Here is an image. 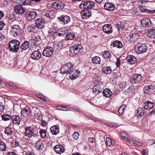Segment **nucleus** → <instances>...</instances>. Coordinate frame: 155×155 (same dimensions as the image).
<instances>
[{
	"label": "nucleus",
	"mask_w": 155,
	"mask_h": 155,
	"mask_svg": "<svg viewBox=\"0 0 155 155\" xmlns=\"http://www.w3.org/2000/svg\"><path fill=\"white\" fill-rule=\"evenodd\" d=\"M20 42L16 39L11 40L8 44V48L9 51L13 53H17L19 50Z\"/></svg>",
	"instance_id": "1"
},
{
	"label": "nucleus",
	"mask_w": 155,
	"mask_h": 155,
	"mask_svg": "<svg viewBox=\"0 0 155 155\" xmlns=\"http://www.w3.org/2000/svg\"><path fill=\"white\" fill-rule=\"evenodd\" d=\"M82 46L80 44H77L71 46L69 48L70 52L73 54H80L83 51Z\"/></svg>",
	"instance_id": "2"
},
{
	"label": "nucleus",
	"mask_w": 155,
	"mask_h": 155,
	"mask_svg": "<svg viewBox=\"0 0 155 155\" xmlns=\"http://www.w3.org/2000/svg\"><path fill=\"white\" fill-rule=\"evenodd\" d=\"M22 30L18 25H13L11 26L10 34L12 36L16 37L21 33Z\"/></svg>",
	"instance_id": "3"
},
{
	"label": "nucleus",
	"mask_w": 155,
	"mask_h": 155,
	"mask_svg": "<svg viewBox=\"0 0 155 155\" xmlns=\"http://www.w3.org/2000/svg\"><path fill=\"white\" fill-rule=\"evenodd\" d=\"M25 136L28 138H31L34 137L37 138L38 135L34 133V129L30 126H27L25 129Z\"/></svg>",
	"instance_id": "4"
},
{
	"label": "nucleus",
	"mask_w": 155,
	"mask_h": 155,
	"mask_svg": "<svg viewBox=\"0 0 155 155\" xmlns=\"http://www.w3.org/2000/svg\"><path fill=\"white\" fill-rule=\"evenodd\" d=\"M147 47L145 44L138 43L135 46V50L138 54H141L146 52Z\"/></svg>",
	"instance_id": "5"
},
{
	"label": "nucleus",
	"mask_w": 155,
	"mask_h": 155,
	"mask_svg": "<svg viewBox=\"0 0 155 155\" xmlns=\"http://www.w3.org/2000/svg\"><path fill=\"white\" fill-rule=\"evenodd\" d=\"M73 67V65L70 62L67 63L65 65L62 66L60 69V72L63 74H68Z\"/></svg>",
	"instance_id": "6"
},
{
	"label": "nucleus",
	"mask_w": 155,
	"mask_h": 155,
	"mask_svg": "<svg viewBox=\"0 0 155 155\" xmlns=\"http://www.w3.org/2000/svg\"><path fill=\"white\" fill-rule=\"evenodd\" d=\"M53 51V48L50 46H47L44 48L42 54L45 56L50 57L52 55Z\"/></svg>",
	"instance_id": "7"
},
{
	"label": "nucleus",
	"mask_w": 155,
	"mask_h": 155,
	"mask_svg": "<svg viewBox=\"0 0 155 155\" xmlns=\"http://www.w3.org/2000/svg\"><path fill=\"white\" fill-rule=\"evenodd\" d=\"M58 34V30L57 29V28H55L53 27L49 31L48 36L51 38H52L54 39L56 37H57Z\"/></svg>",
	"instance_id": "8"
},
{
	"label": "nucleus",
	"mask_w": 155,
	"mask_h": 155,
	"mask_svg": "<svg viewBox=\"0 0 155 155\" xmlns=\"http://www.w3.org/2000/svg\"><path fill=\"white\" fill-rule=\"evenodd\" d=\"M142 78L140 74H135L131 76L130 81L131 83L136 84L140 81Z\"/></svg>",
	"instance_id": "9"
},
{
	"label": "nucleus",
	"mask_w": 155,
	"mask_h": 155,
	"mask_svg": "<svg viewBox=\"0 0 155 155\" xmlns=\"http://www.w3.org/2000/svg\"><path fill=\"white\" fill-rule=\"evenodd\" d=\"M81 15L83 19L89 18L92 15L91 10H83L81 12Z\"/></svg>",
	"instance_id": "10"
},
{
	"label": "nucleus",
	"mask_w": 155,
	"mask_h": 155,
	"mask_svg": "<svg viewBox=\"0 0 155 155\" xmlns=\"http://www.w3.org/2000/svg\"><path fill=\"white\" fill-rule=\"evenodd\" d=\"M25 11L24 8L21 5H16L14 7V12L17 14L21 15Z\"/></svg>",
	"instance_id": "11"
},
{
	"label": "nucleus",
	"mask_w": 155,
	"mask_h": 155,
	"mask_svg": "<svg viewBox=\"0 0 155 155\" xmlns=\"http://www.w3.org/2000/svg\"><path fill=\"white\" fill-rule=\"evenodd\" d=\"M31 113V110L28 107L23 108L21 109V114L24 117H26L29 116Z\"/></svg>",
	"instance_id": "12"
},
{
	"label": "nucleus",
	"mask_w": 155,
	"mask_h": 155,
	"mask_svg": "<svg viewBox=\"0 0 155 155\" xmlns=\"http://www.w3.org/2000/svg\"><path fill=\"white\" fill-rule=\"evenodd\" d=\"M41 56V54L39 51H35L31 54V57L32 59L37 61L40 59Z\"/></svg>",
	"instance_id": "13"
},
{
	"label": "nucleus",
	"mask_w": 155,
	"mask_h": 155,
	"mask_svg": "<svg viewBox=\"0 0 155 155\" xmlns=\"http://www.w3.org/2000/svg\"><path fill=\"white\" fill-rule=\"evenodd\" d=\"M140 22L143 27L148 28L152 25V23L150 19L149 18H144L141 19Z\"/></svg>",
	"instance_id": "14"
},
{
	"label": "nucleus",
	"mask_w": 155,
	"mask_h": 155,
	"mask_svg": "<svg viewBox=\"0 0 155 155\" xmlns=\"http://www.w3.org/2000/svg\"><path fill=\"white\" fill-rule=\"evenodd\" d=\"M59 20L62 22L64 25L68 24L71 21V19L69 16L67 15H62L59 17Z\"/></svg>",
	"instance_id": "15"
},
{
	"label": "nucleus",
	"mask_w": 155,
	"mask_h": 155,
	"mask_svg": "<svg viewBox=\"0 0 155 155\" xmlns=\"http://www.w3.org/2000/svg\"><path fill=\"white\" fill-rule=\"evenodd\" d=\"M102 28L103 31L107 34H109L112 32V27L111 25L110 24L104 25Z\"/></svg>",
	"instance_id": "16"
},
{
	"label": "nucleus",
	"mask_w": 155,
	"mask_h": 155,
	"mask_svg": "<svg viewBox=\"0 0 155 155\" xmlns=\"http://www.w3.org/2000/svg\"><path fill=\"white\" fill-rule=\"evenodd\" d=\"M45 22L44 20L42 18H38L35 21V26L38 28L41 29L42 28Z\"/></svg>",
	"instance_id": "17"
},
{
	"label": "nucleus",
	"mask_w": 155,
	"mask_h": 155,
	"mask_svg": "<svg viewBox=\"0 0 155 155\" xmlns=\"http://www.w3.org/2000/svg\"><path fill=\"white\" fill-rule=\"evenodd\" d=\"M69 77L71 79L73 80L78 77L80 73L78 70H74L71 72H70Z\"/></svg>",
	"instance_id": "18"
},
{
	"label": "nucleus",
	"mask_w": 155,
	"mask_h": 155,
	"mask_svg": "<svg viewBox=\"0 0 155 155\" xmlns=\"http://www.w3.org/2000/svg\"><path fill=\"white\" fill-rule=\"evenodd\" d=\"M153 87L152 85H148L145 86L143 88L144 92L145 94H152L153 93Z\"/></svg>",
	"instance_id": "19"
},
{
	"label": "nucleus",
	"mask_w": 155,
	"mask_h": 155,
	"mask_svg": "<svg viewBox=\"0 0 155 155\" xmlns=\"http://www.w3.org/2000/svg\"><path fill=\"white\" fill-rule=\"evenodd\" d=\"M128 63L130 64H135L137 61L136 58L132 55H128L126 58Z\"/></svg>",
	"instance_id": "20"
},
{
	"label": "nucleus",
	"mask_w": 155,
	"mask_h": 155,
	"mask_svg": "<svg viewBox=\"0 0 155 155\" xmlns=\"http://www.w3.org/2000/svg\"><path fill=\"white\" fill-rule=\"evenodd\" d=\"M104 7L105 10L108 11H114L115 9L114 5L110 2L106 3L104 5Z\"/></svg>",
	"instance_id": "21"
},
{
	"label": "nucleus",
	"mask_w": 155,
	"mask_h": 155,
	"mask_svg": "<svg viewBox=\"0 0 155 155\" xmlns=\"http://www.w3.org/2000/svg\"><path fill=\"white\" fill-rule=\"evenodd\" d=\"M138 35L136 33H130L128 36L129 41L131 43H133L136 41L138 37Z\"/></svg>",
	"instance_id": "22"
},
{
	"label": "nucleus",
	"mask_w": 155,
	"mask_h": 155,
	"mask_svg": "<svg viewBox=\"0 0 155 155\" xmlns=\"http://www.w3.org/2000/svg\"><path fill=\"white\" fill-rule=\"evenodd\" d=\"M35 148L37 150H40L44 148V145L41 140H39L35 143Z\"/></svg>",
	"instance_id": "23"
},
{
	"label": "nucleus",
	"mask_w": 155,
	"mask_h": 155,
	"mask_svg": "<svg viewBox=\"0 0 155 155\" xmlns=\"http://www.w3.org/2000/svg\"><path fill=\"white\" fill-rule=\"evenodd\" d=\"M154 106L153 102L148 101L144 103L143 107L145 110H150L153 108Z\"/></svg>",
	"instance_id": "24"
},
{
	"label": "nucleus",
	"mask_w": 155,
	"mask_h": 155,
	"mask_svg": "<svg viewBox=\"0 0 155 155\" xmlns=\"http://www.w3.org/2000/svg\"><path fill=\"white\" fill-rule=\"evenodd\" d=\"M54 12L53 10H48L44 14V16L50 19H53L55 16Z\"/></svg>",
	"instance_id": "25"
},
{
	"label": "nucleus",
	"mask_w": 155,
	"mask_h": 155,
	"mask_svg": "<svg viewBox=\"0 0 155 155\" xmlns=\"http://www.w3.org/2000/svg\"><path fill=\"white\" fill-rule=\"evenodd\" d=\"M14 124L15 125H19L21 121L20 117L17 115H13L11 117Z\"/></svg>",
	"instance_id": "26"
},
{
	"label": "nucleus",
	"mask_w": 155,
	"mask_h": 155,
	"mask_svg": "<svg viewBox=\"0 0 155 155\" xmlns=\"http://www.w3.org/2000/svg\"><path fill=\"white\" fill-rule=\"evenodd\" d=\"M37 14V13L35 12H30L27 14L28 16L27 18L29 20H31L36 17Z\"/></svg>",
	"instance_id": "27"
},
{
	"label": "nucleus",
	"mask_w": 155,
	"mask_h": 155,
	"mask_svg": "<svg viewBox=\"0 0 155 155\" xmlns=\"http://www.w3.org/2000/svg\"><path fill=\"white\" fill-rule=\"evenodd\" d=\"M112 43L113 47H116L117 48H121L123 46L122 43L119 41H114L112 42Z\"/></svg>",
	"instance_id": "28"
},
{
	"label": "nucleus",
	"mask_w": 155,
	"mask_h": 155,
	"mask_svg": "<svg viewBox=\"0 0 155 155\" xmlns=\"http://www.w3.org/2000/svg\"><path fill=\"white\" fill-rule=\"evenodd\" d=\"M29 46V42L27 41H25L21 45L20 49L22 50H26L28 48Z\"/></svg>",
	"instance_id": "29"
},
{
	"label": "nucleus",
	"mask_w": 155,
	"mask_h": 155,
	"mask_svg": "<svg viewBox=\"0 0 155 155\" xmlns=\"http://www.w3.org/2000/svg\"><path fill=\"white\" fill-rule=\"evenodd\" d=\"M103 94L105 97H109L111 96L112 92L109 89L107 88L103 91Z\"/></svg>",
	"instance_id": "30"
},
{
	"label": "nucleus",
	"mask_w": 155,
	"mask_h": 155,
	"mask_svg": "<svg viewBox=\"0 0 155 155\" xmlns=\"http://www.w3.org/2000/svg\"><path fill=\"white\" fill-rule=\"evenodd\" d=\"M50 129L52 134L56 135L58 134V126L55 125L52 126Z\"/></svg>",
	"instance_id": "31"
},
{
	"label": "nucleus",
	"mask_w": 155,
	"mask_h": 155,
	"mask_svg": "<svg viewBox=\"0 0 155 155\" xmlns=\"http://www.w3.org/2000/svg\"><path fill=\"white\" fill-rule=\"evenodd\" d=\"M101 60V58L99 57L96 56L92 58L91 61L94 64H100Z\"/></svg>",
	"instance_id": "32"
},
{
	"label": "nucleus",
	"mask_w": 155,
	"mask_h": 155,
	"mask_svg": "<svg viewBox=\"0 0 155 155\" xmlns=\"http://www.w3.org/2000/svg\"><path fill=\"white\" fill-rule=\"evenodd\" d=\"M120 134L122 138L125 141L129 142V136L127 133L125 131L120 133Z\"/></svg>",
	"instance_id": "33"
},
{
	"label": "nucleus",
	"mask_w": 155,
	"mask_h": 155,
	"mask_svg": "<svg viewBox=\"0 0 155 155\" xmlns=\"http://www.w3.org/2000/svg\"><path fill=\"white\" fill-rule=\"evenodd\" d=\"M112 71L111 68L109 67L106 66L102 68V71L105 74H110L111 73Z\"/></svg>",
	"instance_id": "34"
},
{
	"label": "nucleus",
	"mask_w": 155,
	"mask_h": 155,
	"mask_svg": "<svg viewBox=\"0 0 155 155\" xmlns=\"http://www.w3.org/2000/svg\"><path fill=\"white\" fill-rule=\"evenodd\" d=\"M103 57L107 60H110L111 57V54L110 52L108 51H105L103 53Z\"/></svg>",
	"instance_id": "35"
},
{
	"label": "nucleus",
	"mask_w": 155,
	"mask_h": 155,
	"mask_svg": "<svg viewBox=\"0 0 155 155\" xmlns=\"http://www.w3.org/2000/svg\"><path fill=\"white\" fill-rule=\"evenodd\" d=\"M140 10L141 12H144L147 13L153 14L155 13V9L153 10H149L146 9H144L142 6L140 7Z\"/></svg>",
	"instance_id": "36"
},
{
	"label": "nucleus",
	"mask_w": 155,
	"mask_h": 155,
	"mask_svg": "<svg viewBox=\"0 0 155 155\" xmlns=\"http://www.w3.org/2000/svg\"><path fill=\"white\" fill-rule=\"evenodd\" d=\"M13 132V130L12 128L8 127H5L4 133L8 136H11Z\"/></svg>",
	"instance_id": "37"
},
{
	"label": "nucleus",
	"mask_w": 155,
	"mask_h": 155,
	"mask_svg": "<svg viewBox=\"0 0 155 155\" xmlns=\"http://www.w3.org/2000/svg\"><path fill=\"white\" fill-rule=\"evenodd\" d=\"M106 143L107 145L109 147L111 146H115L116 145L114 142H112L111 139L109 137H107L106 139Z\"/></svg>",
	"instance_id": "38"
},
{
	"label": "nucleus",
	"mask_w": 155,
	"mask_h": 155,
	"mask_svg": "<svg viewBox=\"0 0 155 155\" xmlns=\"http://www.w3.org/2000/svg\"><path fill=\"white\" fill-rule=\"evenodd\" d=\"M147 35L149 37L154 38L155 37V29H151L149 30Z\"/></svg>",
	"instance_id": "39"
},
{
	"label": "nucleus",
	"mask_w": 155,
	"mask_h": 155,
	"mask_svg": "<svg viewBox=\"0 0 155 155\" xmlns=\"http://www.w3.org/2000/svg\"><path fill=\"white\" fill-rule=\"evenodd\" d=\"M144 110L142 108H139L136 110V113L137 115L142 116L144 114Z\"/></svg>",
	"instance_id": "40"
},
{
	"label": "nucleus",
	"mask_w": 155,
	"mask_h": 155,
	"mask_svg": "<svg viewBox=\"0 0 155 155\" xmlns=\"http://www.w3.org/2000/svg\"><path fill=\"white\" fill-rule=\"evenodd\" d=\"M102 89L100 86H95L93 88V92L95 94H97L101 92Z\"/></svg>",
	"instance_id": "41"
},
{
	"label": "nucleus",
	"mask_w": 155,
	"mask_h": 155,
	"mask_svg": "<svg viewBox=\"0 0 155 155\" xmlns=\"http://www.w3.org/2000/svg\"><path fill=\"white\" fill-rule=\"evenodd\" d=\"M1 117L2 120L5 121L9 120H11V117L9 114L5 113L2 115Z\"/></svg>",
	"instance_id": "42"
},
{
	"label": "nucleus",
	"mask_w": 155,
	"mask_h": 155,
	"mask_svg": "<svg viewBox=\"0 0 155 155\" xmlns=\"http://www.w3.org/2000/svg\"><path fill=\"white\" fill-rule=\"evenodd\" d=\"M16 3L19 5H27L28 3V0H16Z\"/></svg>",
	"instance_id": "43"
},
{
	"label": "nucleus",
	"mask_w": 155,
	"mask_h": 155,
	"mask_svg": "<svg viewBox=\"0 0 155 155\" xmlns=\"http://www.w3.org/2000/svg\"><path fill=\"white\" fill-rule=\"evenodd\" d=\"M75 35L74 34L72 33H70L67 34L66 35V40H72L74 38Z\"/></svg>",
	"instance_id": "44"
},
{
	"label": "nucleus",
	"mask_w": 155,
	"mask_h": 155,
	"mask_svg": "<svg viewBox=\"0 0 155 155\" xmlns=\"http://www.w3.org/2000/svg\"><path fill=\"white\" fill-rule=\"evenodd\" d=\"M6 150V146L5 143L0 140V150L2 151Z\"/></svg>",
	"instance_id": "45"
},
{
	"label": "nucleus",
	"mask_w": 155,
	"mask_h": 155,
	"mask_svg": "<svg viewBox=\"0 0 155 155\" xmlns=\"http://www.w3.org/2000/svg\"><path fill=\"white\" fill-rule=\"evenodd\" d=\"M39 133L42 138H45L46 135V131L45 130L40 129L39 130Z\"/></svg>",
	"instance_id": "46"
},
{
	"label": "nucleus",
	"mask_w": 155,
	"mask_h": 155,
	"mask_svg": "<svg viewBox=\"0 0 155 155\" xmlns=\"http://www.w3.org/2000/svg\"><path fill=\"white\" fill-rule=\"evenodd\" d=\"M117 29L119 31H122L124 30V25L122 23H119L117 24Z\"/></svg>",
	"instance_id": "47"
},
{
	"label": "nucleus",
	"mask_w": 155,
	"mask_h": 155,
	"mask_svg": "<svg viewBox=\"0 0 155 155\" xmlns=\"http://www.w3.org/2000/svg\"><path fill=\"white\" fill-rule=\"evenodd\" d=\"M11 145L12 147H16L19 145L18 141L16 139H13L11 142Z\"/></svg>",
	"instance_id": "48"
},
{
	"label": "nucleus",
	"mask_w": 155,
	"mask_h": 155,
	"mask_svg": "<svg viewBox=\"0 0 155 155\" xmlns=\"http://www.w3.org/2000/svg\"><path fill=\"white\" fill-rule=\"evenodd\" d=\"M87 8L91 9L95 6V4L93 2H87Z\"/></svg>",
	"instance_id": "49"
},
{
	"label": "nucleus",
	"mask_w": 155,
	"mask_h": 155,
	"mask_svg": "<svg viewBox=\"0 0 155 155\" xmlns=\"http://www.w3.org/2000/svg\"><path fill=\"white\" fill-rule=\"evenodd\" d=\"M126 106L125 105H122L119 109L118 111L120 114L122 115L125 110Z\"/></svg>",
	"instance_id": "50"
},
{
	"label": "nucleus",
	"mask_w": 155,
	"mask_h": 155,
	"mask_svg": "<svg viewBox=\"0 0 155 155\" xmlns=\"http://www.w3.org/2000/svg\"><path fill=\"white\" fill-rule=\"evenodd\" d=\"M59 36H64L66 34L65 28H62L59 30Z\"/></svg>",
	"instance_id": "51"
},
{
	"label": "nucleus",
	"mask_w": 155,
	"mask_h": 155,
	"mask_svg": "<svg viewBox=\"0 0 155 155\" xmlns=\"http://www.w3.org/2000/svg\"><path fill=\"white\" fill-rule=\"evenodd\" d=\"M34 40L35 41V43L37 42V44H38V43H40L41 40V39L39 35H37L35 37V38L34 39Z\"/></svg>",
	"instance_id": "52"
},
{
	"label": "nucleus",
	"mask_w": 155,
	"mask_h": 155,
	"mask_svg": "<svg viewBox=\"0 0 155 155\" xmlns=\"http://www.w3.org/2000/svg\"><path fill=\"white\" fill-rule=\"evenodd\" d=\"M126 85L125 82H122L118 85V87L121 90H122L125 87Z\"/></svg>",
	"instance_id": "53"
},
{
	"label": "nucleus",
	"mask_w": 155,
	"mask_h": 155,
	"mask_svg": "<svg viewBox=\"0 0 155 155\" xmlns=\"http://www.w3.org/2000/svg\"><path fill=\"white\" fill-rule=\"evenodd\" d=\"M59 149H60V150H59V154H61L64 152L65 149L62 146L59 145Z\"/></svg>",
	"instance_id": "54"
},
{
	"label": "nucleus",
	"mask_w": 155,
	"mask_h": 155,
	"mask_svg": "<svg viewBox=\"0 0 155 155\" xmlns=\"http://www.w3.org/2000/svg\"><path fill=\"white\" fill-rule=\"evenodd\" d=\"M79 134L78 132H75L72 135V137L75 140H77L79 137Z\"/></svg>",
	"instance_id": "55"
},
{
	"label": "nucleus",
	"mask_w": 155,
	"mask_h": 155,
	"mask_svg": "<svg viewBox=\"0 0 155 155\" xmlns=\"http://www.w3.org/2000/svg\"><path fill=\"white\" fill-rule=\"evenodd\" d=\"M53 46V50H55L56 51H57L58 50V43L57 42H54V43Z\"/></svg>",
	"instance_id": "56"
},
{
	"label": "nucleus",
	"mask_w": 155,
	"mask_h": 155,
	"mask_svg": "<svg viewBox=\"0 0 155 155\" xmlns=\"http://www.w3.org/2000/svg\"><path fill=\"white\" fill-rule=\"evenodd\" d=\"M52 7L56 9H58V3L57 2H54L52 3Z\"/></svg>",
	"instance_id": "57"
},
{
	"label": "nucleus",
	"mask_w": 155,
	"mask_h": 155,
	"mask_svg": "<svg viewBox=\"0 0 155 155\" xmlns=\"http://www.w3.org/2000/svg\"><path fill=\"white\" fill-rule=\"evenodd\" d=\"M120 61L121 60L119 58H117V61L116 63V66L118 68L119 67L120 64Z\"/></svg>",
	"instance_id": "58"
},
{
	"label": "nucleus",
	"mask_w": 155,
	"mask_h": 155,
	"mask_svg": "<svg viewBox=\"0 0 155 155\" xmlns=\"http://www.w3.org/2000/svg\"><path fill=\"white\" fill-rule=\"evenodd\" d=\"M5 23L2 21H0V31L2 30L5 26Z\"/></svg>",
	"instance_id": "59"
},
{
	"label": "nucleus",
	"mask_w": 155,
	"mask_h": 155,
	"mask_svg": "<svg viewBox=\"0 0 155 155\" xmlns=\"http://www.w3.org/2000/svg\"><path fill=\"white\" fill-rule=\"evenodd\" d=\"M59 9H63L64 7V3L61 2L60 3H59Z\"/></svg>",
	"instance_id": "60"
},
{
	"label": "nucleus",
	"mask_w": 155,
	"mask_h": 155,
	"mask_svg": "<svg viewBox=\"0 0 155 155\" xmlns=\"http://www.w3.org/2000/svg\"><path fill=\"white\" fill-rule=\"evenodd\" d=\"M138 140H134L133 141L129 140V143L131 144H136L138 142Z\"/></svg>",
	"instance_id": "61"
},
{
	"label": "nucleus",
	"mask_w": 155,
	"mask_h": 155,
	"mask_svg": "<svg viewBox=\"0 0 155 155\" xmlns=\"http://www.w3.org/2000/svg\"><path fill=\"white\" fill-rule=\"evenodd\" d=\"M4 107L3 104L1 102H0V112H2L4 110Z\"/></svg>",
	"instance_id": "62"
},
{
	"label": "nucleus",
	"mask_w": 155,
	"mask_h": 155,
	"mask_svg": "<svg viewBox=\"0 0 155 155\" xmlns=\"http://www.w3.org/2000/svg\"><path fill=\"white\" fill-rule=\"evenodd\" d=\"M132 90V88L131 87H129L125 91V93L126 94L127 93H130Z\"/></svg>",
	"instance_id": "63"
},
{
	"label": "nucleus",
	"mask_w": 155,
	"mask_h": 155,
	"mask_svg": "<svg viewBox=\"0 0 155 155\" xmlns=\"http://www.w3.org/2000/svg\"><path fill=\"white\" fill-rule=\"evenodd\" d=\"M26 155H35L34 153L30 150L28 151L26 153Z\"/></svg>",
	"instance_id": "64"
}]
</instances>
